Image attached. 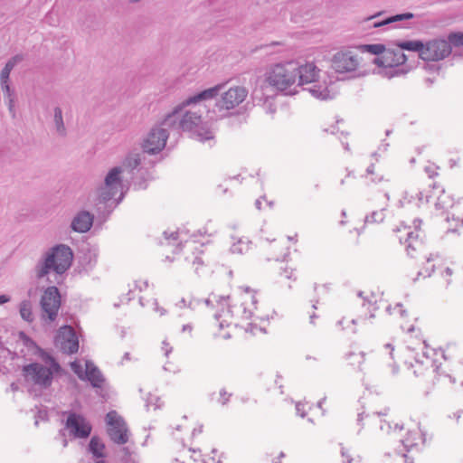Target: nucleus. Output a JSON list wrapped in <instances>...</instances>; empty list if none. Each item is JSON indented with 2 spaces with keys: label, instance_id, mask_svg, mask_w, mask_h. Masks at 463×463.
<instances>
[{
  "label": "nucleus",
  "instance_id": "1",
  "mask_svg": "<svg viewBox=\"0 0 463 463\" xmlns=\"http://www.w3.org/2000/svg\"><path fill=\"white\" fill-rule=\"evenodd\" d=\"M225 84L226 83L217 84L187 98L165 118L161 125L176 131L192 132L200 141L213 139L214 137L213 132L207 123L203 122L201 114L194 111H185L183 113V109L191 104L215 98L219 92L223 90Z\"/></svg>",
  "mask_w": 463,
  "mask_h": 463
},
{
  "label": "nucleus",
  "instance_id": "2",
  "mask_svg": "<svg viewBox=\"0 0 463 463\" xmlns=\"http://www.w3.org/2000/svg\"><path fill=\"white\" fill-rule=\"evenodd\" d=\"M397 238L401 243L406 245L407 254L416 260L415 265L419 268L418 276L430 277L434 270L432 255L429 253L425 243L419 238L418 232L411 231L410 227L397 229Z\"/></svg>",
  "mask_w": 463,
  "mask_h": 463
},
{
  "label": "nucleus",
  "instance_id": "3",
  "mask_svg": "<svg viewBox=\"0 0 463 463\" xmlns=\"http://www.w3.org/2000/svg\"><path fill=\"white\" fill-rule=\"evenodd\" d=\"M42 363H31L23 367V375L26 383L47 389L52 383L53 374L61 370L60 364L48 353L40 351Z\"/></svg>",
  "mask_w": 463,
  "mask_h": 463
},
{
  "label": "nucleus",
  "instance_id": "4",
  "mask_svg": "<svg viewBox=\"0 0 463 463\" xmlns=\"http://www.w3.org/2000/svg\"><path fill=\"white\" fill-rule=\"evenodd\" d=\"M72 250L69 246L60 244L47 250L35 266L37 279H41L51 271L63 274L71 265Z\"/></svg>",
  "mask_w": 463,
  "mask_h": 463
},
{
  "label": "nucleus",
  "instance_id": "5",
  "mask_svg": "<svg viewBox=\"0 0 463 463\" xmlns=\"http://www.w3.org/2000/svg\"><path fill=\"white\" fill-rule=\"evenodd\" d=\"M298 73V62L295 61L277 63L266 72V81L277 90L291 93L290 89L296 85Z\"/></svg>",
  "mask_w": 463,
  "mask_h": 463
},
{
  "label": "nucleus",
  "instance_id": "6",
  "mask_svg": "<svg viewBox=\"0 0 463 463\" xmlns=\"http://www.w3.org/2000/svg\"><path fill=\"white\" fill-rule=\"evenodd\" d=\"M257 303L258 300L255 295L251 294L249 288H246L245 292L236 300V303L229 306V309L226 312L215 315V320L218 322V326L220 328L229 326L232 323L230 319L233 317L240 316L241 313V317L244 318L250 317L254 310L257 308Z\"/></svg>",
  "mask_w": 463,
  "mask_h": 463
},
{
  "label": "nucleus",
  "instance_id": "7",
  "mask_svg": "<svg viewBox=\"0 0 463 463\" xmlns=\"http://www.w3.org/2000/svg\"><path fill=\"white\" fill-rule=\"evenodd\" d=\"M61 294L55 286L48 287L43 293L40 306L42 310V319L52 323L56 320L61 307Z\"/></svg>",
  "mask_w": 463,
  "mask_h": 463
},
{
  "label": "nucleus",
  "instance_id": "8",
  "mask_svg": "<svg viewBox=\"0 0 463 463\" xmlns=\"http://www.w3.org/2000/svg\"><path fill=\"white\" fill-rule=\"evenodd\" d=\"M106 421L110 439L118 445L126 444L128 441V430L123 418L117 411H111L107 414Z\"/></svg>",
  "mask_w": 463,
  "mask_h": 463
},
{
  "label": "nucleus",
  "instance_id": "9",
  "mask_svg": "<svg viewBox=\"0 0 463 463\" xmlns=\"http://www.w3.org/2000/svg\"><path fill=\"white\" fill-rule=\"evenodd\" d=\"M121 173L122 168L116 166L107 174L104 184L98 189L99 200L101 203L111 200L118 193L122 184Z\"/></svg>",
  "mask_w": 463,
  "mask_h": 463
},
{
  "label": "nucleus",
  "instance_id": "10",
  "mask_svg": "<svg viewBox=\"0 0 463 463\" xmlns=\"http://www.w3.org/2000/svg\"><path fill=\"white\" fill-rule=\"evenodd\" d=\"M412 373L418 379V383L427 390H430L431 386L436 384L435 381H437L438 383L451 382L449 375L439 374L433 368V365L425 366L422 363L419 362H416V364L412 365Z\"/></svg>",
  "mask_w": 463,
  "mask_h": 463
},
{
  "label": "nucleus",
  "instance_id": "11",
  "mask_svg": "<svg viewBox=\"0 0 463 463\" xmlns=\"http://www.w3.org/2000/svg\"><path fill=\"white\" fill-rule=\"evenodd\" d=\"M451 46L446 39L438 38L428 41L421 52L424 61H438L445 59L451 53Z\"/></svg>",
  "mask_w": 463,
  "mask_h": 463
},
{
  "label": "nucleus",
  "instance_id": "12",
  "mask_svg": "<svg viewBox=\"0 0 463 463\" xmlns=\"http://www.w3.org/2000/svg\"><path fill=\"white\" fill-rule=\"evenodd\" d=\"M298 281V272L288 262L281 261L274 275V283L278 288L287 292L294 288Z\"/></svg>",
  "mask_w": 463,
  "mask_h": 463
},
{
  "label": "nucleus",
  "instance_id": "13",
  "mask_svg": "<svg viewBox=\"0 0 463 463\" xmlns=\"http://www.w3.org/2000/svg\"><path fill=\"white\" fill-rule=\"evenodd\" d=\"M167 128L164 126L156 127L149 131L142 144L144 153L156 154L165 147L168 138Z\"/></svg>",
  "mask_w": 463,
  "mask_h": 463
},
{
  "label": "nucleus",
  "instance_id": "14",
  "mask_svg": "<svg viewBox=\"0 0 463 463\" xmlns=\"http://www.w3.org/2000/svg\"><path fill=\"white\" fill-rule=\"evenodd\" d=\"M248 96V90L243 86L231 87L222 92L221 99L216 102L220 110H230L242 103Z\"/></svg>",
  "mask_w": 463,
  "mask_h": 463
},
{
  "label": "nucleus",
  "instance_id": "15",
  "mask_svg": "<svg viewBox=\"0 0 463 463\" xmlns=\"http://www.w3.org/2000/svg\"><path fill=\"white\" fill-rule=\"evenodd\" d=\"M358 65V56L352 51L338 52L332 58V68L339 73L354 71Z\"/></svg>",
  "mask_w": 463,
  "mask_h": 463
},
{
  "label": "nucleus",
  "instance_id": "16",
  "mask_svg": "<svg viewBox=\"0 0 463 463\" xmlns=\"http://www.w3.org/2000/svg\"><path fill=\"white\" fill-rule=\"evenodd\" d=\"M56 344L63 353L68 354H75L79 350L78 337L71 326L61 328L56 337Z\"/></svg>",
  "mask_w": 463,
  "mask_h": 463
},
{
  "label": "nucleus",
  "instance_id": "17",
  "mask_svg": "<svg viewBox=\"0 0 463 463\" xmlns=\"http://www.w3.org/2000/svg\"><path fill=\"white\" fill-rule=\"evenodd\" d=\"M66 427L75 438H88L91 432V425L79 414L70 413L66 420Z\"/></svg>",
  "mask_w": 463,
  "mask_h": 463
},
{
  "label": "nucleus",
  "instance_id": "18",
  "mask_svg": "<svg viewBox=\"0 0 463 463\" xmlns=\"http://www.w3.org/2000/svg\"><path fill=\"white\" fill-rule=\"evenodd\" d=\"M407 56L398 49H387L383 55L373 60L374 64L380 67L394 68L406 62Z\"/></svg>",
  "mask_w": 463,
  "mask_h": 463
},
{
  "label": "nucleus",
  "instance_id": "19",
  "mask_svg": "<svg viewBox=\"0 0 463 463\" xmlns=\"http://www.w3.org/2000/svg\"><path fill=\"white\" fill-rule=\"evenodd\" d=\"M264 252L269 260L279 261L288 254V248L283 241L273 240L265 246Z\"/></svg>",
  "mask_w": 463,
  "mask_h": 463
},
{
  "label": "nucleus",
  "instance_id": "20",
  "mask_svg": "<svg viewBox=\"0 0 463 463\" xmlns=\"http://www.w3.org/2000/svg\"><path fill=\"white\" fill-rule=\"evenodd\" d=\"M298 86H304L314 83L319 72V70L314 63L307 62L304 65L298 63Z\"/></svg>",
  "mask_w": 463,
  "mask_h": 463
},
{
  "label": "nucleus",
  "instance_id": "21",
  "mask_svg": "<svg viewBox=\"0 0 463 463\" xmlns=\"http://www.w3.org/2000/svg\"><path fill=\"white\" fill-rule=\"evenodd\" d=\"M94 220V215L87 211H80L71 221V227L77 232H87L90 230Z\"/></svg>",
  "mask_w": 463,
  "mask_h": 463
},
{
  "label": "nucleus",
  "instance_id": "22",
  "mask_svg": "<svg viewBox=\"0 0 463 463\" xmlns=\"http://www.w3.org/2000/svg\"><path fill=\"white\" fill-rule=\"evenodd\" d=\"M84 379L90 381L91 385L96 388H100L104 383L101 372L91 362H86Z\"/></svg>",
  "mask_w": 463,
  "mask_h": 463
},
{
  "label": "nucleus",
  "instance_id": "23",
  "mask_svg": "<svg viewBox=\"0 0 463 463\" xmlns=\"http://www.w3.org/2000/svg\"><path fill=\"white\" fill-rule=\"evenodd\" d=\"M365 178L371 183H388L390 181L387 175H384L379 166L371 165L366 169Z\"/></svg>",
  "mask_w": 463,
  "mask_h": 463
},
{
  "label": "nucleus",
  "instance_id": "24",
  "mask_svg": "<svg viewBox=\"0 0 463 463\" xmlns=\"http://www.w3.org/2000/svg\"><path fill=\"white\" fill-rule=\"evenodd\" d=\"M365 360V353L363 351H349L345 354L347 365L355 370H362V365Z\"/></svg>",
  "mask_w": 463,
  "mask_h": 463
},
{
  "label": "nucleus",
  "instance_id": "25",
  "mask_svg": "<svg viewBox=\"0 0 463 463\" xmlns=\"http://www.w3.org/2000/svg\"><path fill=\"white\" fill-rule=\"evenodd\" d=\"M90 451L98 458H106L105 444L98 436H93L89 444Z\"/></svg>",
  "mask_w": 463,
  "mask_h": 463
},
{
  "label": "nucleus",
  "instance_id": "26",
  "mask_svg": "<svg viewBox=\"0 0 463 463\" xmlns=\"http://www.w3.org/2000/svg\"><path fill=\"white\" fill-rule=\"evenodd\" d=\"M421 440V434L418 429L408 430L406 437L401 440L404 449L408 451L410 449L418 445Z\"/></svg>",
  "mask_w": 463,
  "mask_h": 463
},
{
  "label": "nucleus",
  "instance_id": "27",
  "mask_svg": "<svg viewBox=\"0 0 463 463\" xmlns=\"http://www.w3.org/2000/svg\"><path fill=\"white\" fill-rule=\"evenodd\" d=\"M53 123H54L56 134L61 137H65L67 132H66V128H65L63 118H62V110L60 107L54 108Z\"/></svg>",
  "mask_w": 463,
  "mask_h": 463
},
{
  "label": "nucleus",
  "instance_id": "28",
  "mask_svg": "<svg viewBox=\"0 0 463 463\" xmlns=\"http://www.w3.org/2000/svg\"><path fill=\"white\" fill-rule=\"evenodd\" d=\"M396 45L402 52L403 50L417 52H419L420 58H421V52L424 50L425 43L420 41H404L398 42Z\"/></svg>",
  "mask_w": 463,
  "mask_h": 463
},
{
  "label": "nucleus",
  "instance_id": "29",
  "mask_svg": "<svg viewBox=\"0 0 463 463\" xmlns=\"http://www.w3.org/2000/svg\"><path fill=\"white\" fill-rule=\"evenodd\" d=\"M413 17H414V14L412 13H404V14H396V15L390 16L383 21L374 22L373 24V27L377 28V27H381L383 25L392 24V23L402 22L404 20H410V19H412Z\"/></svg>",
  "mask_w": 463,
  "mask_h": 463
},
{
  "label": "nucleus",
  "instance_id": "30",
  "mask_svg": "<svg viewBox=\"0 0 463 463\" xmlns=\"http://www.w3.org/2000/svg\"><path fill=\"white\" fill-rule=\"evenodd\" d=\"M303 90H308L315 98L326 99L329 97V90L325 84L311 83L310 87L303 88Z\"/></svg>",
  "mask_w": 463,
  "mask_h": 463
},
{
  "label": "nucleus",
  "instance_id": "31",
  "mask_svg": "<svg viewBox=\"0 0 463 463\" xmlns=\"http://www.w3.org/2000/svg\"><path fill=\"white\" fill-rule=\"evenodd\" d=\"M203 256L204 251L202 249L195 248V251L186 257V260L194 267L195 272H198L199 268L204 264Z\"/></svg>",
  "mask_w": 463,
  "mask_h": 463
},
{
  "label": "nucleus",
  "instance_id": "32",
  "mask_svg": "<svg viewBox=\"0 0 463 463\" xmlns=\"http://www.w3.org/2000/svg\"><path fill=\"white\" fill-rule=\"evenodd\" d=\"M142 155L137 152H130L123 161V166L134 170L136 169L141 163Z\"/></svg>",
  "mask_w": 463,
  "mask_h": 463
},
{
  "label": "nucleus",
  "instance_id": "33",
  "mask_svg": "<svg viewBox=\"0 0 463 463\" xmlns=\"http://www.w3.org/2000/svg\"><path fill=\"white\" fill-rule=\"evenodd\" d=\"M453 205V198L447 194L445 191H442L441 194L438 196L437 201L435 203V207L439 210H448L451 208Z\"/></svg>",
  "mask_w": 463,
  "mask_h": 463
},
{
  "label": "nucleus",
  "instance_id": "34",
  "mask_svg": "<svg viewBox=\"0 0 463 463\" xmlns=\"http://www.w3.org/2000/svg\"><path fill=\"white\" fill-rule=\"evenodd\" d=\"M341 457L343 463H362L360 456L351 448H342Z\"/></svg>",
  "mask_w": 463,
  "mask_h": 463
},
{
  "label": "nucleus",
  "instance_id": "35",
  "mask_svg": "<svg viewBox=\"0 0 463 463\" xmlns=\"http://www.w3.org/2000/svg\"><path fill=\"white\" fill-rule=\"evenodd\" d=\"M22 318L27 322H33L34 319L32 308V303L29 300H24L19 308Z\"/></svg>",
  "mask_w": 463,
  "mask_h": 463
},
{
  "label": "nucleus",
  "instance_id": "36",
  "mask_svg": "<svg viewBox=\"0 0 463 463\" xmlns=\"http://www.w3.org/2000/svg\"><path fill=\"white\" fill-rule=\"evenodd\" d=\"M360 49L362 51L368 52L374 55H379V54L383 55V53L387 51V49H385L384 45L380 44V43L362 45V46H360Z\"/></svg>",
  "mask_w": 463,
  "mask_h": 463
},
{
  "label": "nucleus",
  "instance_id": "37",
  "mask_svg": "<svg viewBox=\"0 0 463 463\" xmlns=\"http://www.w3.org/2000/svg\"><path fill=\"white\" fill-rule=\"evenodd\" d=\"M250 249V241H245L241 239H240L236 243H233L231 250L233 253H244L247 252Z\"/></svg>",
  "mask_w": 463,
  "mask_h": 463
},
{
  "label": "nucleus",
  "instance_id": "38",
  "mask_svg": "<svg viewBox=\"0 0 463 463\" xmlns=\"http://www.w3.org/2000/svg\"><path fill=\"white\" fill-rule=\"evenodd\" d=\"M385 214L383 210L373 212L365 218V223H380L384 220Z\"/></svg>",
  "mask_w": 463,
  "mask_h": 463
},
{
  "label": "nucleus",
  "instance_id": "39",
  "mask_svg": "<svg viewBox=\"0 0 463 463\" xmlns=\"http://www.w3.org/2000/svg\"><path fill=\"white\" fill-rule=\"evenodd\" d=\"M448 42L449 45H453L456 47L463 46V33H451L448 35Z\"/></svg>",
  "mask_w": 463,
  "mask_h": 463
},
{
  "label": "nucleus",
  "instance_id": "40",
  "mask_svg": "<svg viewBox=\"0 0 463 463\" xmlns=\"http://www.w3.org/2000/svg\"><path fill=\"white\" fill-rule=\"evenodd\" d=\"M439 167L433 163H429L424 166V172L430 178H434L439 175Z\"/></svg>",
  "mask_w": 463,
  "mask_h": 463
},
{
  "label": "nucleus",
  "instance_id": "41",
  "mask_svg": "<svg viewBox=\"0 0 463 463\" xmlns=\"http://www.w3.org/2000/svg\"><path fill=\"white\" fill-rule=\"evenodd\" d=\"M219 395H220V397L218 399V402L220 403H222V405H225L229 402V400L232 396V393H229L226 390L222 389L220 391Z\"/></svg>",
  "mask_w": 463,
  "mask_h": 463
},
{
  "label": "nucleus",
  "instance_id": "42",
  "mask_svg": "<svg viewBox=\"0 0 463 463\" xmlns=\"http://www.w3.org/2000/svg\"><path fill=\"white\" fill-rule=\"evenodd\" d=\"M71 369L73 370V372L80 378V379H84V374L82 373V371H81V367L80 364H78L77 363H72L71 364Z\"/></svg>",
  "mask_w": 463,
  "mask_h": 463
},
{
  "label": "nucleus",
  "instance_id": "43",
  "mask_svg": "<svg viewBox=\"0 0 463 463\" xmlns=\"http://www.w3.org/2000/svg\"><path fill=\"white\" fill-rule=\"evenodd\" d=\"M258 332H262V329L255 325L250 324L246 328V333H250L251 335H256Z\"/></svg>",
  "mask_w": 463,
  "mask_h": 463
},
{
  "label": "nucleus",
  "instance_id": "44",
  "mask_svg": "<svg viewBox=\"0 0 463 463\" xmlns=\"http://www.w3.org/2000/svg\"><path fill=\"white\" fill-rule=\"evenodd\" d=\"M11 71H5V69L2 70L0 74V81L1 83L5 84L9 80Z\"/></svg>",
  "mask_w": 463,
  "mask_h": 463
},
{
  "label": "nucleus",
  "instance_id": "45",
  "mask_svg": "<svg viewBox=\"0 0 463 463\" xmlns=\"http://www.w3.org/2000/svg\"><path fill=\"white\" fill-rule=\"evenodd\" d=\"M296 411H297V413L298 415H300L302 418H304L307 414L306 410H305V405L300 402H298L296 404Z\"/></svg>",
  "mask_w": 463,
  "mask_h": 463
},
{
  "label": "nucleus",
  "instance_id": "46",
  "mask_svg": "<svg viewBox=\"0 0 463 463\" xmlns=\"http://www.w3.org/2000/svg\"><path fill=\"white\" fill-rule=\"evenodd\" d=\"M1 86H2L3 90L6 92L8 98L12 97L11 88H10L8 81L5 84L1 83Z\"/></svg>",
  "mask_w": 463,
  "mask_h": 463
},
{
  "label": "nucleus",
  "instance_id": "47",
  "mask_svg": "<svg viewBox=\"0 0 463 463\" xmlns=\"http://www.w3.org/2000/svg\"><path fill=\"white\" fill-rule=\"evenodd\" d=\"M16 64L10 59L6 63H5V66L4 67V69L5 71H12V70L14 68Z\"/></svg>",
  "mask_w": 463,
  "mask_h": 463
},
{
  "label": "nucleus",
  "instance_id": "48",
  "mask_svg": "<svg viewBox=\"0 0 463 463\" xmlns=\"http://www.w3.org/2000/svg\"><path fill=\"white\" fill-rule=\"evenodd\" d=\"M16 64L10 59L6 63H5V66L4 67V69L5 71H12V70L14 68Z\"/></svg>",
  "mask_w": 463,
  "mask_h": 463
},
{
  "label": "nucleus",
  "instance_id": "49",
  "mask_svg": "<svg viewBox=\"0 0 463 463\" xmlns=\"http://www.w3.org/2000/svg\"><path fill=\"white\" fill-rule=\"evenodd\" d=\"M11 60L15 63H19L21 62L23 60H24V57L23 55L21 54H17V55H14V57L11 58Z\"/></svg>",
  "mask_w": 463,
  "mask_h": 463
},
{
  "label": "nucleus",
  "instance_id": "50",
  "mask_svg": "<svg viewBox=\"0 0 463 463\" xmlns=\"http://www.w3.org/2000/svg\"><path fill=\"white\" fill-rule=\"evenodd\" d=\"M9 99V101H8V109L11 112H14V98L13 97H10L8 98Z\"/></svg>",
  "mask_w": 463,
  "mask_h": 463
},
{
  "label": "nucleus",
  "instance_id": "51",
  "mask_svg": "<svg viewBox=\"0 0 463 463\" xmlns=\"http://www.w3.org/2000/svg\"><path fill=\"white\" fill-rule=\"evenodd\" d=\"M10 300V298L6 295H0V305H3Z\"/></svg>",
  "mask_w": 463,
  "mask_h": 463
},
{
  "label": "nucleus",
  "instance_id": "52",
  "mask_svg": "<svg viewBox=\"0 0 463 463\" xmlns=\"http://www.w3.org/2000/svg\"><path fill=\"white\" fill-rule=\"evenodd\" d=\"M452 274H453V270H452V269H450V268H446V269H445V270H444V275H445L446 277H451V276H452Z\"/></svg>",
  "mask_w": 463,
  "mask_h": 463
},
{
  "label": "nucleus",
  "instance_id": "53",
  "mask_svg": "<svg viewBox=\"0 0 463 463\" xmlns=\"http://www.w3.org/2000/svg\"><path fill=\"white\" fill-rule=\"evenodd\" d=\"M193 330V326L191 325H185L183 326V331L184 332H186L188 331L189 333H191Z\"/></svg>",
  "mask_w": 463,
  "mask_h": 463
},
{
  "label": "nucleus",
  "instance_id": "54",
  "mask_svg": "<svg viewBox=\"0 0 463 463\" xmlns=\"http://www.w3.org/2000/svg\"><path fill=\"white\" fill-rule=\"evenodd\" d=\"M381 14H382V13L380 12V13H378V14H374V15H372V16H370V17L366 18V19H365V21H370V20L375 19V18H377L378 16H380Z\"/></svg>",
  "mask_w": 463,
  "mask_h": 463
},
{
  "label": "nucleus",
  "instance_id": "55",
  "mask_svg": "<svg viewBox=\"0 0 463 463\" xmlns=\"http://www.w3.org/2000/svg\"><path fill=\"white\" fill-rule=\"evenodd\" d=\"M461 412L460 411H457L454 413V417L457 419V420L460 418L461 416Z\"/></svg>",
  "mask_w": 463,
  "mask_h": 463
},
{
  "label": "nucleus",
  "instance_id": "56",
  "mask_svg": "<svg viewBox=\"0 0 463 463\" xmlns=\"http://www.w3.org/2000/svg\"><path fill=\"white\" fill-rule=\"evenodd\" d=\"M316 317H317V316H316L315 314H313V315H311V316H310V322H311L312 324H314V323H315V319H316Z\"/></svg>",
  "mask_w": 463,
  "mask_h": 463
},
{
  "label": "nucleus",
  "instance_id": "57",
  "mask_svg": "<svg viewBox=\"0 0 463 463\" xmlns=\"http://www.w3.org/2000/svg\"><path fill=\"white\" fill-rule=\"evenodd\" d=\"M385 347H386V348H390V349H391V355H392V351H393V347L392 346V345H391V344H387V345H385Z\"/></svg>",
  "mask_w": 463,
  "mask_h": 463
},
{
  "label": "nucleus",
  "instance_id": "58",
  "mask_svg": "<svg viewBox=\"0 0 463 463\" xmlns=\"http://www.w3.org/2000/svg\"><path fill=\"white\" fill-rule=\"evenodd\" d=\"M275 110H276L275 107H273L271 104H269V111H270L271 113H274V112H275Z\"/></svg>",
  "mask_w": 463,
  "mask_h": 463
},
{
  "label": "nucleus",
  "instance_id": "59",
  "mask_svg": "<svg viewBox=\"0 0 463 463\" xmlns=\"http://www.w3.org/2000/svg\"><path fill=\"white\" fill-rule=\"evenodd\" d=\"M260 204H261L260 201V200H257V201H256V206H257L259 209H260Z\"/></svg>",
  "mask_w": 463,
  "mask_h": 463
},
{
  "label": "nucleus",
  "instance_id": "60",
  "mask_svg": "<svg viewBox=\"0 0 463 463\" xmlns=\"http://www.w3.org/2000/svg\"><path fill=\"white\" fill-rule=\"evenodd\" d=\"M391 427H390L389 423H387L385 430H388ZM381 430H384V427L383 425L381 426Z\"/></svg>",
  "mask_w": 463,
  "mask_h": 463
},
{
  "label": "nucleus",
  "instance_id": "61",
  "mask_svg": "<svg viewBox=\"0 0 463 463\" xmlns=\"http://www.w3.org/2000/svg\"><path fill=\"white\" fill-rule=\"evenodd\" d=\"M400 71H401L400 70H395L394 73H392V76H393L394 74L397 75Z\"/></svg>",
  "mask_w": 463,
  "mask_h": 463
},
{
  "label": "nucleus",
  "instance_id": "62",
  "mask_svg": "<svg viewBox=\"0 0 463 463\" xmlns=\"http://www.w3.org/2000/svg\"><path fill=\"white\" fill-rule=\"evenodd\" d=\"M96 463H107V462L105 460L101 459V460L96 461Z\"/></svg>",
  "mask_w": 463,
  "mask_h": 463
},
{
  "label": "nucleus",
  "instance_id": "63",
  "mask_svg": "<svg viewBox=\"0 0 463 463\" xmlns=\"http://www.w3.org/2000/svg\"><path fill=\"white\" fill-rule=\"evenodd\" d=\"M125 358L129 359V354L128 353L125 354Z\"/></svg>",
  "mask_w": 463,
  "mask_h": 463
},
{
  "label": "nucleus",
  "instance_id": "64",
  "mask_svg": "<svg viewBox=\"0 0 463 463\" xmlns=\"http://www.w3.org/2000/svg\"><path fill=\"white\" fill-rule=\"evenodd\" d=\"M406 463H413L412 461H409L408 458L405 459Z\"/></svg>",
  "mask_w": 463,
  "mask_h": 463
}]
</instances>
